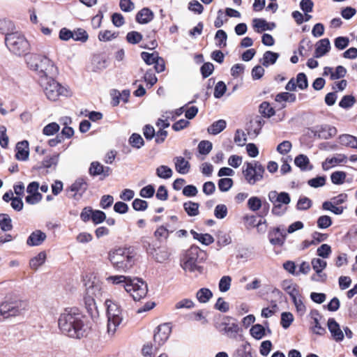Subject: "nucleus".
Listing matches in <instances>:
<instances>
[{"label":"nucleus","mask_w":357,"mask_h":357,"mask_svg":"<svg viewBox=\"0 0 357 357\" xmlns=\"http://www.w3.org/2000/svg\"><path fill=\"white\" fill-rule=\"evenodd\" d=\"M58 326L63 335L73 339L86 337L89 328L86 317L76 307L63 310L59 317Z\"/></svg>","instance_id":"obj_1"},{"label":"nucleus","mask_w":357,"mask_h":357,"mask_svg":"<svg viewBox=\"0 0 357 357\" xmlns=\"http://www.w3.org/2000/svg\"><path fill=\"white\" fill-rule=\"evenodd\" d=\"M106 280L112 284H123L125 290L135 301H139L144 298L148 292L147 284L138 278H132L123 275H111L107 277Z\"/></svg>","instance_id":"obj_2"},{"label":"nucleus","mask_w":357,"mask_h":357,"mask_svg":"<svg viewBox=\"0 0 357 357\" xmlns=\"http://www.w3.org/2000/svg\"><path fill=\"white\" fill-rule=\"evenodd\" d=\"M136 252L132 247L119 248L109 252V259L114 268L127 272L135 264Z\"/></svg>","instance_id":"obj_3"},{"label":"nucleus","mask_w":357,"mask_h":357,"mask_svg":"<svg viewBox=\"0 0 357 357\" xmlns=\"http://www.w3.org/2000/svg\"><path fill=\"white\" fill-rule=\"evenodd\" d=\"M27 64L31 70L37 72L38 82L42 78L48 79L56 77L58 74L57 67L47 56L40 54H32L27 58Z\"/></svg>","instance_id":"obj_4"},{"label":"nucleus","mask_w":357,"mask_h":357,"mask_svg":"<svg viewBox=\"0 0 357 357\" xmlns=\"http://www.w3.org/2000/svg\"><path fill=\"white\" fill-rule=\"evenodd\" d=\"M200 249L198 246L192 245L187 250L181 259V266L185 271L195 272L199 273L203 272V267L199 266L201 259L199 258Z\"/></svg>","instance_id":"obj_5"},{"label":"nucleus","mask_w":357,"mask_h":357,"mask_svg":"<svg viewBox=\"0 0 357 357\" xmlns=\"http://www.w3.org/2000/svg\"><path fill=\"white\" fill-rule=\"evenodd\" d=\"M5 44L11 52L18 56L26 54L29 51L30 45L28 40L19 31L5 37Z\"/></svg>","instance_id":"obj_6"},{"label":"nucleus","mask_w":357,"mask_h":357,"mask_svg":"<svg viewBox=\"0 0 357 357\" xmlns=\"http://www.w3.org/2000/svg\"><path fill=\"white\" fill-rule=\"evenodd\" d=\"M52 77L48 79L42 78L39 84L43 88L46 97L52 101H56L60 96H68L67 89L61 86Z\"/></svg>","instance_id":"obj_7"},{"label":"nucleus","mask_w":357,"mask_h":357,"mask_svg":"<svg viewBox=\"0 0 357 357\" xmlns=\"http://www.w3.org/2000/svg\"><path fill=\"white\" fill-rule=\"evenodd\" d=\"M27 301L20 299H10L0 305V313L5 318L22 315L28 310Z\"/></svg>","instance_id":"obj_8"},{"label":"nucleus","mask_w":357,"mask_h":357,"mask_svg":"<svg viewBox=\"0 0 357 357\" xmlns=\"http://www.w3.org/2000/svg\"><path fill=\"white\" fill-rule=\"evenodd\" d=\"M264 173L265 168L259 161L245 162L243 167V174L250 185H255L261 181Z\"/></svg>","instance_id":"obj_9"},{"label":"nucleus","mask_w":357,"mask_h":357,"mask_svg":"<svg viewBox=\"0 0 357 357\" xmlns=\"http://www.w3.org/2000/svg\"><path fill=\"white\" fill-rule=\"evenodd\" d=\"M105 304L107 305V331L109 333L114 334L122 321L121 310L117 303L110 300H107Z\"/></svg>","instance_id":"obj_10"},{"label":"nucleus","mask_w":357,"mask_h":357,"mask_svg":"<svg viewBox=\"0 0 357 357\" xmlns=\"http://www.w3.org/2000/svg\"><path fill=\"white\" fill-rule=\"evenodd\" d=\"M171 331L172 328L169 324H164L157 327L153 335L154 349L155 350L165 344L169 338Z\"/></svg>","instance_id":"obj_11"},{"label":"nucleus","mask_w":357,"mask_h":357,"mask_svg":"<svg viewBox=\"0 0 357 357\" xmlns=\"http://www.w3.org/2000/svg\"><path fill=\"white\" fill-rule=\"evenodd\" d=\"M311 264L312 268L316 272V274L311 276V280L316 282H325L327 275L322 271L326 267V261L319 258H314L312 260Z\"/></svg>","instance_id":"obj_12"},{"label":"nucleus","mask_w":357,"mask_h":357,"mask_svg":"<svg viewBox=\"0 0 357 357\" xmlns=\"http://www.w3.org/2000/svg\"><path fill=\"white\" fill-rule=\"evenodd\" d=\"M89 174L93 176H101V179L109 176L112 170L109 167H105L98 161L92 162L89 169Z\"/></svg>","instance_id":"obj_13"},{"label":"nucleus","mask_w":357,"mask_h":357,"mask_svg":"<svg viewBox=\"0 0 357 357\" xmlns=\"http://www.w3.org/2000/svg\"><path fill=\"white\" fill-rule=\"evenodd\" d=\"M268 197L272 204L279 203L288 205L291 202L290 195L286 192H278L275 190H272L268 192Z\"/></svg>","instance_id":"obj_14"},{"label":"nucleus","mask_w":357,"mask_h":357,"mask_svg":"<svg viewBox=\"0 0 357 357\" xmlns=\"http://www.w3.org/2000/svg\"><path fill=\"white\" fill-rule=\"evenodd\" d=\"M29 155V143L24 140L20 142L16 145L15 158L18 160L26 161Z\"/></svg>","instance_id":"obj_15"},{"label":"nucleus","mask_w":357,"mask_h":357,"mask_svg":"<svg viewBox=\"0 0 357 357\" xmlns=\"http://www.w3.org/2000/svg\"><path fill=\"white\" fill-rule=\"evenodd\" d=\"M47 235L41 230L33 231L26 240V243L29 246L40 245L46 239Z\"/></svg>","instance_id":"obj_16"},{"label":"nucleus","mask_w":357,"mask_h":357,"mask_svg":"<svg viewBox=\"0 0 357 357\" xmlns=\"http://www.w3.org/2000/svg\"><path fill=\"white\" fill-rule=\"evenodd\" d=\"M328 328L333 337L337 342L342 341L344 339V334L340 329V325L333 318H330L328 319Z\"/></svg>","instance_id":"obj_17"},{"label":"nucleus","mask_w":357,"mask_h":357,"mask_svg":"<svg viewBox=\"0 0 357 357\" xmlns=\"http://www.w3.org/2000/svg\"><path fill=\"white\" fill-rule=\"evenodd\" d=\"M331 49V43L328 38H324L319 40L316 43L314 51V57L320 58L329 52Z\"/></svg>","instance_id":"obj_18"},{"label":"nucleus","mask_w":357,"mask_h":357,"mask_svg":"<svg viewBox=\"0 0 357 357\" xmlns=\"http://www.w3.org/2000/svg\"><path fill=\"white\" fill-rule=\"evenodd\" d=\"M286 236L284 232L282 231L279 227H277L269 234L270 242L275 245H282L285 241Z\"/></svg>","instance_id":"obj_19"},{"label":"nucleus","mask_w":357,"mask_h":357,"mask_svg":"<svg viewBox=\"0 0 357 357\" xmlns=\"http://www.w3.org/2000/svg\"><path fill=\"white\" fill-rule=\"evenodd\" d=\"M310 315L313 319L312 331L317 335H323L326 332V330L319 323V319L321 318V316L319 311L313 310L311 311Z\"/></svg>","instance_id":"obj_20"},{"label":"nucleus","mask_w":357,"mask_h":357,"mask_svg":"<svg viewBox=\"0 0 357 357\" xmlns=\"http://www.w3.org/2000/svg\"><path fill=\"white\" fill-rule=\"evenodd\" d=\"M175 168L176 170L181 174H185L188 173L190 165L188 161L185 160L184 158L181 156L176 157L174 158Z\"/></svg>","instance_id":"obj_21"},{"label":"nucleus","mask_w":357,"mask_h":357,"mask_svg":"<svg viewBox=\"0 0 357 357\" xmlns=\"http://www.w3.org/2000/svg\"><path fill=\"white\" fill-rule=\"evenodd\" d=\"M153 17V12L149 8H144L137 13L136 21L139 24H146L151 21Z\"/></svg>","instance_id":"obj_22"},{"label":"nucleus","mask_w":357,"mask_h":357,"mask_svg":"<svg viewBox=\"0 0 357 357\" xmlns=\"http://www.w3.org/2000/svg\"><path fill=\"white\" fill-rule=\"evenodd\" d=\"M295 165L301 169V171L312 169V165L310 163V160L307 155L300 154L295 158Z\"/></svg>","instance_id":"obj_23"},{"label":"nucleus","mask_w":357,"mask_h":357,"mask_svg":"<svg viewBox=\"0 0 357 357\" xmlns=\"http://www.w3.org/2000/svg\"><path fill=\"white\" fill-rule=\"evenodd\" d=\"M15 26L13 22L9 20H0V33L5 35L7 37L11 33H14Z\"/></svg>","instance_id":"obj_24"},{"label":"nucleus","mask_w":357,"mask_h":357,"mask_svg":"<svg viewBox=\"0 0 357 357\" xmlns=\"http://www.w3.org/2000/svg\"><path fill=\"white\" fill-rule=\"evenodd\" d=\"M282 287L290 296L291 298L300 295L298 285L293 284L291 281L284 280Z\"/></svg>","instance_id":"obj_25"},{"label":"nucleus","mask_w":357,"mask_h":357,"mask_svg":"<svg viewBox=\"0 0 357 357\" xmlns=\"http://www.w3.org/2000/svg\"><path fill=\"white\" fill-rule=\"evenodd\" d=\"M86 291L88 296H92L98 299H99L102 296L100 285L98 283H95L94 282H89L86 284Z\"/></svg>","instance_id":"obj_26"},{"label":"nucleus","mask_w":357,"mask_h":357,"mask_svg":"<svg viewBox=\"0 0 357 357\" xmlns=\"http://www.w3.org/2000/svg\"><path fill=\"white\" fill-rule=\"evenodd\" d=\"M227 123L223 119L213 122L207 129L209 134L216 135L221 132L226 128Z\"/></svg>","instance_id":"obj_27"},{"label":"nucleus","mask_w":357,"mask_h":357,"mask_svg":"<svg viewBox=\"0 0 357 357\" xmlns=\"http://www.w3.org/2000/svg\"><path fill=\"white\" fill-rule=\"evenodd\" d=\"M87 188L88 184L86 181L82 178H79L70 185V190L72 192L82 195L87 190Z\"/></svg>","instance_id":"obj_28"},{"label":"nucleus","mask_w":357,"mask_h":357,"mask_svg":"<svg viewBox=\"0 0 357 357\" xmlns=\"http://www.w3.org/2000/svg\"><path fill=\"white\" fill-rule=\"evenodd\" d=\"M223 328L222 331L225 332L227 335L228 337L231 338H235L236 335L238 334L240 328L237 324L236 323H222Z\"/></svg>","instance_id":"obj_29"},{"label":"nucleus","mask_w":357,"mask_h":357,"mask_svg":"<svg viewBox=\"0 0 357 357\" xmlns=\"http://www.w3.org/2000/svg\"><path fill=\"white\" fill-rule=\"evenodd\" d=\"M193 238L203 245H208L214 242V238L209 234H199L194 230L190 231Z\"/></svg>","instance_id":"obj_30"},{"label":"nucleus","mask_w":357,"mask_h":357,"mask_svg":"<svg viewBox=\"0 0 357 357\" xmlns=\"http://www.w3.org/2000/svg\"><path fill=\"white\" fill-rule=\"evenodd\" d=\"M46 257L45 252H39L36 257L31 259L29 261L30 268L33 270H37L38 267L45 263Z\"/></svg>","instance_id":"obj_31"},{"label":"nucleus","mask_w":357,"mask_h":357,"mask_svg":"<svg viewBox=\"0 0 357 357\" xmlns=\"http://www.w3.org/2000/svg\"><path fill=\"white\" fill-rule=\"evenodd\" d=\"M264 123V121L261 117H258L254 121H250V126L248 130V134L255 137L258 135Z\"/></svg>","instance_id":"obj_32"},{"label":"nucleus","mask_w":357,"mask_h":357,"mask_svg":"<svg viewBox=\"0 0 357 357\" xmlns=\"http://www.w3.org/2000/svg\"><path fill=\"white\" fill-rule=\"evenodd\" d=\"M253 26L257 29V32L261 33V31L266 30H272L275 26V23H272V27H269V23H268L264 19L255 18L253 20Z\"/></svg>","instance_id":"obj_33"},{"label":"nucleus","mask_w":357,"mask_h":357,"mask_svg":"<svg viewBox=\"0 0 357 357\" xmlns=\"http://www.w3.org/2000/svg\"><path fill=\"white\" fill-rule=\"evenodd\" d=\"M279 57V54L271 51H266L264 54L261 63L264 66L268 67L271 64H274Z\"/></svg>","instance_id":"obj_34"},{"label":"nucleus","mask_w":357,"mask_h":357,"mask_svg":"<svg viewBox=\"0 0 357 357\" xmlns=\"http://www.w3.org/2000/svg\"><path fill=\"white\" fill-rule=\"evenodd\" d=\"M213 296V293L208 288H202L196 294V297L199 302L202 303H207Z\"/></svg>","instance_id":"obj_35"},{"label":"nucleus","mask_w":357,"mask_h":357,"mask_svg":"<svg viewBox=\"0 0 357 357\" xmlns=\"http://www.w3.org/2000/svg\"><path fill=\"white\" fill-rule=\"evenodd\" d=\"M199 204L191 201L183 204V208L189 216H196L199 214Z\"/></svg>","instance_id":"obj_36"},{"label":"nucleus","mask_w":357,"mask_h":357,"mask_svg":"<svg viewBox=\"0 0 357 357\" xmlns=\"http://www.w3.org/2000/svg\"><path fill=\"white\" fill-rule=\"evenodd\" d=\"M341 144L357 149V137L351 135H342L340 137Z\"/></svg>","instance_id":"obj_37"},{"label":"nucleus","mask_w":357,"mask_h":357,"mask_svg":"<svg viewBox=\"0 0 357 357\" xmlns=\"http://www.w3.org/2000/svg\"><path fill=\"white\" fill-rule=\"evenodd\" d=\"M0 227L3 231H8L13 229L12 220L8 214L0 213Z\"/></svg>","instance_id":"obj_38"},{"label":"nucleus","mask_w":357,"mask_h":357,"mask_svg":"<svg viewBox=\"0 0 357 357\" xmlns=\"http://www.w3.org/2000/svg\"><path fill=\"white\" fill-rule=\"evenodd\" d=\"M227 35L226 32L222 29L217 31L215 36L216 46L222 48L227 45Z\"/></svg>","instance_id":"obj_39"},{"label":"nucleus","mask_w":357,"mask_h":357,"mask_svg":"<svg viewBox=\"0 0 357 357\" xmlns=\"http://www.w3.org/2000/svg\"><path fill=\"white\" fill-rule=\"evenodd\" d=\"M265 333L264 327L259 324L253 325L250 328L251 335L257 340H261L265 335Z\"/></svg>","instance_id":"obj_40"},{"label":"nucleus","mask_w":357,"mask_h":357,"mask_svg":"<svg viewBox=\"0 0 357 357\" xmlns=\"http://www.w3.org/2000/svg\"><path fill=\"white\" fill-rule=\"evenodd\" d=\"M155 259L159 263H163L168 260L170 256V252L165 248H158L155 250Z\"/></svg>","instance_id":"obj_41"},{"label":"nucleus","mask_w":357,"mask_h":357,"mask_svg":"<svg viewBox=\"0 0 357 357\" xmlns=\"http://www.w3.org/2000/svg\"><path fill=\"white\" fill-rule=\"evenodd\" d=\"M173 172L170 167L166 165H160L156 169V175L164 179L172 177Z\"/></svg>","instance_id":"obj_42"},{"label":"nucleus","mask_w":357,"mask_h":357,"mask_svg":"<svg viewBox=\"0 0 357 357\" xmlns=\"http://www.w3.org/2000/svg\"><path fill=\"white\" fill-rule=\"evenodd\" d=\"M59 154H54L51 156H46L42 162V165L45 168L55 167L59 162Z\"/></svg>","instance_id":"obj_43"},{"label":"nucleus","mask_w":357,"mask_h":357,"mask_svg":"<svg viewBox=\"0 0 357 357\" xmlns=\"http://www.w3.org/2000/svg\"><path fill=\"white\" fill-rule=\"evenodd\" d=\"M322 208L326 211H330L336 215H340L343 213V207L336 206L332 202H324L322 204Z\"/></svg>","instance_id":"obj_44"},{"label":"nucleus","mask_w":357,"mask_h":357,"mask_svg":"<svg viewBox=\"0 0 357 357\" xmlns=\"http://www.w3.org/2000/svg\"><path fill=\"white\" fill-rule=\"evenodd\" d=\"M328 128V125L317 126L313 128L311 130V132L314 134V136L315 137H318L319 138L327 139L328 136L326 135V133Z\"/></svg>","instance_id":"obj_45"},{"label":"nucleus","mask_w":357,"mask_h":357,"mask_svg":"<svg viewBox=\"0 0 357 357\" xmlns=\"http://www.w3.org/2000/svg\"><path fill=\"white\" fill-rule=\"evenodd\" d=\"M130 144L136 149H140L144 144V141L142 136L137 133H133L129 138Z\"/></svg>","instance_id":"obj_46"},{"label":"nucleus","mask_w":357,"mask_h":357,"mask_svg":"<svg viewBox=\"0 0 357 357\" xmlns=\"http://www.w3.org/2000/svg\"><path fill=\"white\" fill-rule=\"evenodd\" d=\"M143 38L142 35L135 31H130L126 35V40L128 43L135 45L139 43Z\"/></svg>","instance_id":"obj_47"},{"label":"nucleus","mask_w":357,"mask_h":357,"mask_svg":"<svg viewBox=\"0 0 357 357\" xmlns=\"http://www.w3.org/2000/svg\"><path fill=\"white\" fill-rule=\"evenodd\" d=\"M260 113L265 117H271L275 114L274 109L267 102H263L259 106Z\"/></svg>","instance_id":"obj_48"},{"label":"nucleus","mask_w":357,"mask_h":357,"mask_svg":"<svg viewBox=\"0 0 357 357\" xmlns=\"http://www.w3.org/2000/svg\"><path fill=\"white\" fill-rule=\"evenodd\" d=\"M213 144L208 140H202L198 144V151L202 155H208L212 150Z\"/></svg>","instance_id":"obj_49"},{"label":"nucleus","mask_w":357,"mask_h":357,"mask_svg":"<svg viewBox=\"0 0 357 357\" xmlns=\"http://www.w3.org/2000/svg\"><path fill=\"white\" fill-rule=\"evenodd\" d=\"M60 126L55 122L50 123L43 128V133L47 136H51L58 132Z\"/></svg>","instance_id":"obj_50"},{"label":"nucleus","mask_w":357,"mask_h":357,"mask_svg":"<svg viewBox=\"0 0 357 357\" xmlns=\"http://www.w3.org/2000/svg\"><path fill=\"white\" fill-rule=\"evenodd\" d=\"M275 101L294 102L296 101V95L289 92H282L275 96Z\"/></svg>","instance_id":"obj_51"},{"label":"nucleus","mask_w":357,"mask_h":357,"mask_svg":"<svg viewBox=\"0 0 357 357\" xmlns=\"http://www.w3.org/2000/svg\"><path fill=\"white\" fill-rule=\"evenodd\" d=\"M346 173L341 171H337L332 173L331 179L333 183L335 185H340L344 182L346 178Z\"/></svg>","instance_id":"obj_52"},{"label":"nucleus","mask_w":357,"mask_h":357,"mask_svg":"<svg viewBox=\"0 0 357 357\" xmlns=\"http://www.w3.org/2000/svg\"><path fill=\"white\" fill-rule=\"evenodd\" d=\"M291 300L296 307V312L298 315L301 317L303 316L306 312V307L304 305L302 299L298 296H295L292 298Z\"/></svg>","instance_id":"obj_53"},{"label":"nucleus","mask_w":357,"mask_h":357,"mask_svg":"<svg viewBox=\"0 0 357 357\" xmlns=\"http://www.w3.org/2000/svg\"><path fill=\"white\" fill-rule=\"evenodd\" d=\"M174 231V229L169 230L167 228V227H165L164 225L160 226L154 232L155 237L160 240V238H165L167 239L169 236V233H172Z\"/></svg>","instance_id":"obj_54"},{"label":"nucleus","mask_w":357,"mask_h":357,"mask_svg":"<svg viewBox=\"0 0 357 357\" xmlns=\"http://www.w3.org/2000/svg\"><path fill=\"white\" fill-rule=\"evenodd\" d=\"M233 180L230 178H220L218 181V188L222 192L228 191L233 185Z\"/></svg>","instance_id":"obj_55"},{"label":"nucleus","mask_w":357,"mask_h":357,"mask_svg":"<svg viewBox=\"0 0 357 357\" xmlns=\"http://www.w3.org/2000/svg\"><path fill=\"white\" fill-rule=\"evenodd\" d=\"M312 201L306 197H301L298 200L297 204H296V208L299 211H305L309 209L312 206Z\"/></svg>","instance_id":"obj_56"},{"label":"nucleus","mask_w":357,"mask_h":357,"mask_svg":"<svg viewBox=\"0 0 357 357\" xmlns=\"http://www.w3.org/2000/svg\"><path fill=\"white\" fill-rule=\"evenodd\" d=\"M294 321V316L291 312H284L281 314V325L284 328H288Z\"/></svg>","instance_id":"obj_57"},{"label":"nucleus","mask_w":357,"mask_h":357,"mask_svg":"<svg viewBox=\"0 0 357 357\" xmlns=\"http://www.w3.org/2000/svg\"><path fill=\"white\" fill-rule=\"evenodd\" d=\"M355 103V98L353 96L347 95L342 97L339 102V106L344 109L351 107Z\"/></svg>","instance_id":"obj_58"},{"label":"nucleus","mask_w":357,"mask_h":357,"mask_svg":"<svg viewBox=\"0 0 357 357\" xmlns=\"http://www.w3.org/2000/svg\"><path fill=\"white\" fill-rule=\"evenodd\" d=\"M296 82L297 86L301 90L308 87L307 78L306 75L303 73H300L297 75Z\"/></svg>","instance_id":"obj_59"},{"label":"nucleus","mask_w":357,"mask_h":357,"mask_svg":"<svg viewBox=\"0 0 357 357\" xmlns=\"http://www.w3.org/2000/svg\"><path fill=\"white\" fill-rule=\"evenodd\" d=\"M89 36L87 32L83 29H77L73 31V39L76 41L86 42Z\"/></svg>","instance_id":"obj_60"},{"label":"nucleus","mask_w":357,"mask_h":357,"mask_svg":"<svg viewBox=\"0 0 357 357\" xmlns=\"http://www.w3.org/2000/svg\"><path fill=\"white\" fill-rule=\"evenodd\" d=\"M231 278L229 275L223 276L219 282V289L222 292L227 291L231 287Z\"/></svg>","instance_id":"obj_61"},{"label":"nucleus","mask_w":357,"mask_h":357,"mask_svg":"<svg viewBox=\"0 0 357 357\" xmlns=\"http://www.w3.org/2000/svg\"><path fill=\"white\" fill-rule=\"evenodd\" d=\"M118 36V33H112L111 31L105 30L101 31L98 34V39L100 41H109L112 39L116 38Z\"/></svg>","instance_id":"obj_62"},{"label":"nucleus","mask_w":357,"mask_h":357,"mask_svg":"<svg viewBox=\"0 0 357 357\" xmlns=\"http://www.w3.org/2000/svg\"><path fill=\"white\" fill-rule=\"evenodd\" d=\"M285 206L286 205L284 206V204L279 203L273 204L271 213H273V215L275 216H282L287 212V207Z\"/></svg>","instance_id":"obj_63"},{"label":"nucleus","mask_w":357,"mask_h":357,"mask_svg":"<svg viewBox=\"0 0 357 357\" xmlns=\"http://www.w3.org/2000/svg\"><path fill=\"white\" fill-rule=\"evenodd\" d=\"M248 208L252 211H258L261 207V201L257 197H251L248 201Z\"/></svg>","instance_id":"obj_64"}]
</instances>
